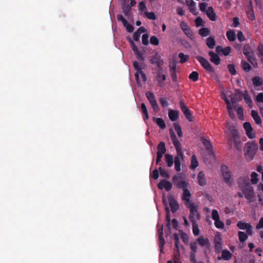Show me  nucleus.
I'll return each mask as SVG.
<instances>
[{"mask_svg": "<svg viewBox=\"0 0 263 263\" xmlns=\"http://www.w3.org/2000/svg\"><path fill=\"white\" fill-rule=\"evenodd\" d=\"M241 92L239 90H236L235 94L231 95V101L233 105H236L237 102L241 100Z\"/></svg>", "mask_w": 263, "mask_h": 263, "instance_id": "obj_20", "label": "nucleus"}, {"mask_svg": "<svg viewBox=\"0 0 263 263\" xmlns=\"http://www.w3.org/2000/svg\"><path fill=\"white\" fill-rule=\"evenodd\" d=\"M117 18L118 21L122 22L123 25L125 27L126 30L128 32H133L134 31V27L130 25L126 19L121 14H118Z\"/></svg>", "mask_w": 263, "mask_h": 263, "instance_id": "obj_13", "label": "nucleus"}, {"mask_svg": "<svg viewBox=\"0 0 263 263\" xmlns=\"http://www.w3.org/2000/svg\"><path fill=\"white\" fill-rule=\"evenodd\" d=\"M145 16L149 19L152 20H155L156 19V16L155 13L153 12H145Z\"/></svg>", "mask_w": 263, "mask_h": 263, "instance_id": "obj_48", "label": "nucleus"}, {"mask_svg": "<svg viewBox=\"0 0 263 263\" xmlns=\"http://www.w3.org/2000/svg\"><path fill=\"white\" fill-rule=\"evenodd\" d=\"M136 58L139 59L140 61H143L144 58L142 55V54L138 50L135 52H134Z\"/></svg>", "mask_w": 263, "mask_h": 263, "instance_id": "obj_62", "label": "nucleus"}, {"mask_svg": "<svg viewBox=\"0 0 263 263\" xmlns=\"http://www.w3.org/2000/svg\"><path fill=\"white\" fill-rule=\"evenodd\" d=\"M196 58L205 69L210 72L214 71L213 68L206 59L199 55L196 57Z\"/></svg>", "mask_w": 263, "mask_h": 263, "instance_id": "obj_10", "label": "nucleus"}, {"mask_svg": "<svg viewBox=\"0 0 263 263\" xmlns=\"http://www.w3.org/2000/svg\"><path fill=\"white\" fill-rule=\"evenodd\" d=\"M232 254L229 251L224 250L222 251V258L226 260H229L232 257Z\"/></svg>", "mask_w": 263, "mask_h": 263, "instance_id": "obj_36", "label": "nucleus"}, {"mask_svg": "<svg viewBox=\"0 0 263 263\" xmlns=\"http://www.w3.org/2000/svg\"><path fill=\"white\" fill-rule=\"evenodd\" d=\"M126 39L128 40V41L129 42L130 45L131 46V48H132L133 51H134V53L138 51L139 50H138V47H137L136 44L134 43V42L132 41L131 38L130 37H127Z\"/></svg>", "mask_w": 263, "mask_h": 263, "instance_id": "obj_43", "label": "nucleus"}, {"mask_svg": "<svg viewBox=\"0 0 263 263\" xmlns=\"http://www.w3.org/2000/svg\"><path fill=\"white\" fill-rule=\"evenodd\" d=\"M256 101L258 102H263V93L262 92L259 93L256 97Z\"/></svg>", "mask_w": 263, "mask_h": 263, "instance_id": "obj_64", "label": "nucleus"}, {"mask_svg": "<svg viewBox=\"0 0 263 263\" xmlns=\"http://www.w3.org/2000/svg\"><path fill=\"white\" fill-rule=\"evenodd\" d=\"M162 202L164 206L166 212L165 224L166 227L169 233H171V228L176 232L173 233V237L175 240V246L176 249V252L174 255V263H181L180 259V239L181 238V227L179 222L175 218L171 220L170 210L167 204V200L165 196H163Z\"/></svg>", "mask_w": 263, "mask_h": 263, "instance_id": "obj_1", "label": "nucleus"}, {"mask_svg": "<svg viewBox=\"0 0 263 263\" xmlns=\"http://www.w3.org/2000/svg\"><path fill=\"white\" fill-rule=\"evenodd\" d=\"M212 218L214 220H218L219 219V216L218 213V212L216 210H213L212 211Z\"/></svg>", "mask_w": 263, "mask_h": 263, "instance_id": "obj_58", "label": "nucleus"}, {"mask_svg": "<svg viewBox=\"0 0 263 263\" xmlns=\"http://www.w3.org/2000/svg\"><path fill=\"white\" fill-rule=\"evenodd\" d=\"M193 224V231L195 235L197 236L199 234V230L198 227V225L195 221L192 222Z\"/></svg>", "mask_w": 263, "mask_h": 263, "instance_id": "obj_47", "label": "nucleus"}, {"mask_svg": "<svg viewBox=\"0 0 263 263\" xmlns=\"http://www.w3.org/2000/svg\"><path fill=\"white\" fill-rule=\"evenodd\" d=\"M228 68L229 72L233 75L236 74V70L235 68V66L233 64H229L228 65Z\"/></svg>", "mask_w": 263, "mask_h": 263, "instance_id": "obj_52", "label": "nucleus"}, {"mask_svg": "<svg viewBox=\"0 0 263 263\" xmlns=\"http://www.w3.org/2000/svg\"><path fill=\"white\" fill-rule=\"evenodd\" d=\"M233 142H234V145L236 147V148L238 150V151H240L241 150V141H240V139H236V140H232Z\"/></svg>", "mask_w": 263, "mask_h": 263, "instance_id": "obj_54", "label": "nucleus"}, {"mask_svg": "<svg viewBox=\"0 0 263 263\" xmlns=\"http://www.w3.org/2000/svg\"><path fill=\"white\" fill-rule=\"evenodd\" d=\"M158 233L159 235L160 251L161 253H163V249L165 244V240L163 237V225H161L159 228H158Z\"/></svg>", "mask_w": 263, "mask_h": 263, "instance_id": "obj_11", "label": "nucleus"}, {"mask_svg": "<svg viewBox=\"0 0 263 263\" xmlns=\"http://www.w3.org/2000/svg\"><path fill=\"white\" fill-rule=\"evenodd\" d=\"M151 176L155 180H157L159 177V171L157 169L153 171V173L151 174Z\"/></svg>", "mask_w": 263, "mask_h": 263, "instance_id": "obj_60", "label": "nucleus"}, {"mask_svg": "<svg viewBox=\"0 0 263 263\" xmlns=\"http://www.w3.org/2000/svg\"><path fill=\"white\" fill-rule=\"evenodd\" d=\"M151 62L152 64L157 65L159 67L163 64V60L158 54H156L155 56L151 59Z\"/></svg>", "mask_w": 263, "mask_h": 263, "instance_id": "obj_22", "label": "nucleus"}, {"mask_svg": "<svg viewBox=\"0 0 263 263\" xmlns=\"http://www.w3.org/2000/svg\"><path fill=\"white\" fill-rule=\"evenodd\" d=\"M251 116L256 124H261L262 121L257 111L252 110L251 111Z\"/></svg>", "mask_w": 263, "mask_h": 263, "instance_id": "obj_30", "label": "nucleus"}, {"mask_svg": "<svg viewBox=\"0 0 263 263\" xmlns=\"http://www.w3.org/2000/svg\"><path fill=\"white\" fill-rule=\"evenodd\" d=\"M253 83L255 86H259L262 84V80L259 77H255L253 78Z\"/></svg>", "mask_w": 263, "mask_h": 263, "instance_id": "obj_38", "label": "nucleus"}, {"mask_svg": "<svg viewBox=\"0 0 263 263\" xmlns=\"http://www.w3.org/2000/svg\"><path fill=\"white\" fill-rule=\"evenodd\" d=\"M245 102L251 107H252V101L247 91H245L243 94Z\"/></svg>", "mask_w": 263, "mask_h": 263, "instance_id": "obj_33", "label": "nucleus"}, {"mask_svg": "<svg viewBox=\"0 0 263 263\" xmlns=\"http://www.w3.org/2000/svg\"><path fill=\"white\" fill-rule=\"evenodd\" d=\"M251 182L253 184H255L258 182V179L257 178L258 175L255 172H253L251 174Z\"/></svg>", "mask_w": 263, "mask_h": 263, "instance_id": "obj_49", "label": "nucleus"}, {"mask_svg": "<svg viewBox=\"0 0 263 263\" xmlns=\"http://www.w3.org/2000/svg\"><path fill=\"white\" fill-rule=\"evenodd\" d=\"M227 36L229 41H234L236 39L235 32L233 30L229 31L227 32Z\"/></svg>", "mask_w": 263, "mask_h": 263, "instance_id": "obj_37", "label": "nucleus"}, {"mask_svg": "<svg viewBox=\"0 0 263 263\" xmlns=\"http://www.w3.org/2000/svg\"><path fill=\"white\" fill-rule=\"evenodd\" d=\"M215 224L217 228L222 229L224 227V223L219 219L215 220Z\"/></svg>", "mask_w": 263, "mask_h": 263, "instance_id": "obj_59", "label": "nucleus"}, {"mask_svg": "<svg viewBox=\"0 0 263 263\" xmlns=\"http://www.w3.org/2000/svg\"><path fill=\"white\" fill-rule=\"evenodd\" d=\"M148 35L147 34H144L142 36V43L144 45H147L148 44Z\"/></svg>", "mask_w": 263, "mask_h": 263, "instance_id": "obj_56", "label": "nucleus"}, {"mask_svg": "<svg viewBox=\"0 0 263 263\" xmlns=\"http://www.w3.org/2000/svg\"><path fill=\"white\" fill-rule=\"evenodd\" d=\"M199 244L202 246H209V241L208 238H204L203 237L200 236L197 239Z\"/></svg>", "mask_w": 263, "mask_h": 263, "instance_id": "obj_35", "label": "nucleus"}, {"mask_svg": "<svg viewBox=\"0 0 263 263\" xmlns=\"http://www.w3.org/2000/svg\"><path fill=\"white\" fill-rule=\"evenodd\" d=\"M150 104L154 111H158L159 110V108L156 101L154 102H152Z\"/></svg>", "mask_w": 263, "mask_h": 263, "instance_id": "obj_63", "label": "nucleus"}, {"mask_svg": "<svg viewBox=\"0 0 263 263\" xmlns=\"http://www.w3.org/2000/svg\"><path fill=\"white\" fill-rule=\"evenodd\" d=\"M198 182L200 185L203 186L206 184L205 174L203 172L201 171L198 175Z\"/></svg>", "mask_w": 263, "mask_h": 263, "instance_id": "obj_25", "label": "nucleus"}, {"mask_svg": "<svg viewBox=\"0 0 263 263\" xmlns=\"http://www.w3.org/2000/svg\"><path fill=\"white\" fill-rule=\"evenodd\" d=\"M159 171L160 172L161 176L162 177L166 178L167 179H169L170 178V175L165 169L160 167L159 168Z\"/></svg>", "mask_w": 263, "mask_h": 263, "instance_id": "obj_41", "label": "nucleus"}, {"mask_svg": "<svg viewBox=\"0 0 263 263\" xmlns=\"http://www.w3.org/2000/svg\"><path fill=\"white\" fill-rule=\"evenodd\" d=\"M173 182L178 189H181V174L173 177Z\"/></svg>", "mask_w": 263, "mask_h": 263, "instance_id": "obj_31", "label": "nucleus"}, {"mask_svg": "<svg viewBox=\"0 0 263 263\" xmlns=\"http://www.w3.org/2000/svg\"><path fill=\"white\" fill-rule=\"evenodd\" d=\"M237 226L241 230L246 229L247 233L250 236L252 235V227L251 226L250 223L243 222L242 221H239L237 224Z\"/></svg>", "mask_w": 263, "mask_h": 263, "instance_id": "obj_14", "label": "nucleus"}, {"mask_svg": "<svg viewBox=\"0 0 263 263\" xmlns=\"http://www.w3.org/2000/svg\"><path fill=\"white\" fill-rule=\"evenodd\" d=\"M243 53L246 56L248 60L253 65L256 64L254 52L248 45H246L243 48Z\"/></svg>", "mask_w": 263, "mask_h": 263, "instance_id": "obj_7", "label": "nucleus"}, {"mask_svg": "<svg viewBox=\"0 0 263 263\" xmlns=\"http://www.w3.org/2000/svg\"><path fill=\"white\" fill-rule=\"evenodd\" d=\"M215 249L216 251L219 252L222 249L221 243L220 242L216 241Z\"/></svg>", "mask_w": 263, "mask_h": 263, "instance_id": "obj_61", "label": "nucleus"}, {"mask_svg": "<svg viewBox=\"0 0 263 263\" xmlns=\"http://www.w3.org/2000/svg\"><path fill=\"white\" fill-rule=\"evenodd\" d=\"M258 149V145L257 143L252 142H248L245 144V157L248 161L253 160L256 152Z\"/></svg>", "mask_w": 263, "mask_h": 263, "instance_id": "obj_5", "label": "nucleus"}, {"mask_svg": "<svg viewBox=\"0 0 263 263\" xmlns=\"http://www.w3.org/2000/svg\"><path fill=\"white\" fill-rule=\"evenodd\" d=\"M182 200L185 206H190L194 203L192 201V195L190 190L189 183L182 180Z\"/></svg>", "mask_w": 263, "mask_h": 263, "instance_id": "obj_4", "label": "nucleus"}, {"mask_svg": "<svg viewBox=\"0 0 263 263\" xmlns=\"http://www.w3.org/2000/svg\"><path fill=\"white\" fill-rule=\"evenodd\" d=\"M209 55L210 57V61L216 65H218L220 63V59L219 56L212 51L209 52Z\"/></svg>", "mask_w": 263, "mask_h": 263, "instance_id": "obj_19", "label": "nucleus"}, {"mask_svg": "<svg viewBox=\"0 0 263 263\" xmlns=\"http://www.w3.org/2000/svg\"><path fill=\"white\" fill-rule=\"evenodd\" d=\"M199 33L202 36H206L210 34V30L207 28H203L199 30Z\"/></svg>", "mask_w": 263, "mask_h": 263, "instance_id": "obj_42", "label": "nucleus"}, {"mask_svg": "<svg viewBox=\"0 0 263 263\" xmlns=\"http://www.w3.org/2000/svg\"><path fill=\"white\" fill-rule=\"evenodd\" d=\"M140 111L143 115V120L146 122V121L149 119V116L147 107L144 103L141 104Z\"/></svg>", "mask_w": 263, "mask_h": 263, "instance_id": "obj_23", "label": "nucleus"}, {"mask_svg": "<svg viewBox=\"0 0 263 263\" xmlns=\"http://www.w3.org/2000/svg\"><path fill=\"white\" fill-rule=\"evenodd\" d=\"M206 44L208 46L209 48H210L211 49L214 48V47L216 44V42H215L214 37H212V36L209 37L206 39Z\"/></svg>", "mask_w": 263, "mask_h": 263, "instance_id": "obj_32", "label": "nucleus"}, {"mask_svg": "<svg viewBox=\"0 0 263 263\" xmlns=\"http://www.w3.org/2000/svg\"><path fill=\"white\" fill-rule=\"evenodd\" d=\"M170 137L173 143L174 146L177 152V156L175 157L174 160L173 159V157L172 155L166 154L165 155V161L167 163L168 167H172L174 162L175 164V168L177 171H179L180 170V158H181V147L180 142L178 140L176 135L173 130V128H170L169 129Z\"/></svg>", "mask_w": 263, "mask_h": 263, "instance_id": "obj_2", "label": "nucleus"}, {"mask_svg": "<svg viewBox=\"0 0 263 263\" xmlns=\"http://www.w3.org/2000/svg\"><path fill=\"white\" fill-rule=\"evenodd\" d=\"M238 184L240 189L245 194V197L249 202H252L255 196V193L253 187L248 182V180L239 178Z\"/></svg>", "mask_w": 263, "mask_h": 263, "instance_id": "obj_3", "label": "nucleus"}, {"mask_svg": "<svg viewBox=\"0 0 263 263\" xmlns=\"http://www.w3.org/2000/svg\"><path fill=\"white\" fill-rule=\"evenodd\" d=\"M153 121L159 126V127L164 129L166 128V125L164 121L161 118H154Z\"/></svg>", "mask_w": 263, "mask_h": 263, "instance_id": "obj_27", "label": "nucleus"}, {"mask_svg": "<svg viewBox=\"0 0 263 263\" xmlns=\"http://www.w3.org/2000/svg\"><path fill=\"white\" fill-rule=\"evenodd\" d=\"M168 201L171 210V212L173 213L177 212L179 208V204L177 200L172 196H168Z\"/></svg>", "mask_w": 263, "mask_h": 263, "instance_id": "obj_15", "label": "nucleus"}, {"mask_svg": "<svg viewBox=\"0 0 263 263\" xmlns=\"http://www.w3.org/2000/svg\"><path fill=\"white\" fill-rule=\"evenodd\" d=\"M199 74L197 71H193L189 76V78L193 81H196L198 79Z\"/></svg>", "mask_w": 263, "mask_h": 263, "instance_id": "obj_46", "label": "nucleus"}, {"mask_svg": "<svg viewBox=\"0 0 263 263\" xmlns=\"http://www.w3.org/2000/svg\"><path fill=\"white\" fill-rule=\"evenodd\" d=\"M166 152V148L165 143L160 142L158 145V151L157 153H160L161 154H164Z\"/></svg>", "mask_w": 263, "mask_h": 263, "instance_id": "obj_34", "label": "nucleus"}, {"mask_svg": "<svg viewBox=\"0 0 263 263\" xmlns=\"http://www.w3.org/2000/svg\"><path fill=\"white\" fill-rule=\"evenodd\" d=\"M182 30L189 38L192 39L193 35V32L189 27H188L187 25L183 22H182Z\"/></svg>", "mask_w": 263, "mask_h": 263, "instance_id": "obj_21", "label": "nucleus"}, {"mask_svg": "<svg viewBox=\"0 0 263 263\" xmlns=\"http://www.w3.org/2000/svg\"><path fill=\"white\" fill-rule=\"evenodd\" d=\"M198 165V162L197 159L195 155H193L192 157L191 160V167L193 169L195 168Z\"/></svg>", "mask_w": 263, "mask_h": 263, "instance_id": "obj_45", "label": "nucleus"}, {"mask_svg": "<svg viewBox=\"0 0 263 263\" xmlns=\"http://www.w3.org/2000/svg\"><path fill=\"white\" fill-rule=\"evenodd\" d=\"M157 186L160 190L165 189L166 191H170L172 188V184L169 181L163 179L158 183Z\"/></svg>", "mask_w": 263, "mask_h": 263, "instance_id": "obj_16", "label": "nucleus"}, {"mask_svg": "<svg viewBox=\"0 0 263 263\" xmlns=\"http://www.w3.org/2000/svg\"><path fill=\"white\" fill-rule=\"evenodd\" d=\"M189 209L190 212V219L193 222L195 221V220H198L200 218V216L199 212L197 211V206L195 205L194 203L191 204L190 206H186Z\"/></svg>", "mask_w": 263, "mask_h": 263, "instance_id": "obj_8", "label": "nucleus"}, {"mask_svg": "<svg viewBox=\"0 0 263 263\" xmlns=\"http://www.w3.org/2000/svg\"><path fill=\"white\" fill-rule=\"evenodd\" d=\"M168 117L172 121H175L179 117V113L178 111L170 109L168 111Z\"/></svg>", "mask_w": 263, "mask_h": 263, "instance_id": "obj_28", "label": "nucleus"}, {"mask_svg": "<svg viewBox=\"0 0 263 263\" xmlns=\"http://www.w3.org/2000/svg\"><path fill=\"white\" fill-rule=\"evenodd\" d=\"M239 240L240 242H243L248 239V235L242 231L238 232Z\"/></svg>", "mask_w": 263, "mask_h": 263, "instance_id": "obj_39", "label": "nucleus"}, {"mask_svg": "<svg viewBox=\"0 0 263 263\" xmlns=\"http://www.w3.org/2000/svg\"><path fill=\"white\" fill-rule=\"evenodd\" d=\"M206 13L210 20L212 21L216 20V14L214 12L213 8L212 7H209L208 8L206 11Z\"/></svg>", "mask_w": 263, "mask_h": 263, "instance_id": "obj_26", "label": "nucleus"}, {"mask_svg": "<svg viewBox=\"0 0 263 263\" xmlns=\"http://www.w3.org/2000/svg\"><path fill=\"white\" fill-rule=\"evenodd\" d=\"M175 130L176 131L177 134L179 137H181V126L178 123H175L174 124Z\"/></svg>", "mask_w": 263, "mask_h": 263, "instance_id": "obj_51", "label": "nucleus"}, {"mask_svg": "<svg viewBox=\"0 0 263 263\" xmlns=\"http://www.w3.org/2000/svg\"><path fill=\"white\" fill-rule=\"evenodd\" d=\"M229 129L232 134V140L239 139L238 133L234 126H229Z\"/></svg>", "mask_w": 263, "mask_h": 263, "instance_id": "obj_29", "label": "nucleus"}, {"mask_svg": "<svg viewBox=\"0 0 263 263\" xmlns=\"http://www.w3.org/2000/svg\"><path fill=\"white\" fill-rule=\"evenodd\" d=\"M133 66L135 68V69L136 70V72L135 74V79L136 80L137 83H139L140 82V79L139 78V74H142V76L143 78L145 79V74L142 71L141 67L139 66V63L136 62L134 61L133 63Z\"/></svg>", "mask_w": 263, "mask_h": 263, "instance_id": "obj_12", "label": "nucleus"}, {"mask_svg": "<svg viewBox=\"0 0 263 263\" xmlns=\"http://www.w3.org/2000/svg\"><path fill=\"white\" fill-rule=\"evenodd\" d=\"M201 141H202L203 145L205 146V149L208 153V155L209 158L204 157V162L208 163L209 159H213L214 160L216 158V157L211 142L203 137H201Z\"/></svg>", "mask_w": 263, "mask_h": 263, "instance_id": "obj_6", "label": "nucleus"}, {"mask_svg": "<svg viewBox=\"0 0 263 263\" xmlns=\"http://www.w3.org/2000/svg\"><path fill=\"white\" fill-rule=\"evenodd\" d=\"M138 9L141 11H144L146 9L145 2L144 1L141 2L139 3Z\"/></svg>", "mask_w": 263, "mask_h": 263, "instance_id": "obj_55", "label": "nucleus"}, {"mask_svg": "<svg viewBox=\"0 0 263 263\" xmlns=\"http://www.w3.org/2000/svg\"><path fill=\"white\" fill-rule=\"evenodd\" d=\"M160 103L163 107H167L168 105V102L166 98H161L159 99Z\"/></svg>", "mask_w": 263, "mask_h": 263, "instance_id": "obj_57", "label": "nucleus"}, {"mask_svg": "<svg viewBox=\"0 0 263 263\" xmlns=\"http://www.w3.org/2000/svg\"><path fill=\"white\" fill-rule=\"evenodd\" d=\"M170 67L171 69V71H176V62L175 61L174 57H173L172 60L170 62Z\"/></svg>", "mask_w": 263, "mask_h": 263, "instance_id": "obj_53", "label": "nucleus"}, {"mask_svg": "<svg viewBox=\"0 0 263 263\" xmlns=\"http://www.w3.org/2000/svg\"><path fill=\"white\" fill-rule=\"evenodd\" d=\"M121 8L125 16L126 17L129 16L130 12L132 10L131 6H129L128 4L124 2L122 4Z\"/></svg>", "mask_w": 263, "mask_h": 263, "instance_id": "obj_24", "label": "nucleus"}, {"mask_svg": "<svg viewBox=\"0 0 263 263\" xmlns=\"http://www.w3.org/2000/svg\"><path fill=\"white\" fill-rule=\"evenodd\" d=\"M182 112L189 122H193L194 117L190 109L182 102Z\"/></svg>", "mask_w": 263, "mask_h": 263, "instance_id": "obj_17", "label": "nucleus"}, {"mask_svg": "<svg viewBox=\"0 0 263 263\" xmlns=\"http://www.w3.org/2000/svg\"><path fill=\"white\" fill-rule=\"evenodd\" d=\"M221 170L224 181L226 183L231 185L233 181L231 179L230 172L228 167L225 165H222L221 166Z\"/></svg>", "mask_w": 263, "mask_h": 263, "instance_id": "obj_9", "label": "nucleus"}, {"mask_svg": "<svg viewBox=\"0 0 263 263\" xmlns=\"http://www.w3.org/2000/svg\"><path fill=\"white\" fill-rule=\"evenodd\" d=\"M150 43L152 45L157 46L159 44V41L156 36H152L150 38Z\"/></svg>", "mask_w": 263, "mask_h": 263, "instance_id": "obj_50", "label": "nucleus"}, {"mask_svg": "<svg viewBox=\"0 0 263 263\" xmlns=\"http://www.w3.org/2000/svg\"><path fill=\"white\" fill-rule=\"evenodd\" d=\"M243 127L246 131L247 135L249 138H253L255 137V133L252 132L253 128L249 122H246L244 123Z\"/></svg>", "mask_w": 263, "mask_h": 263, "instance_id": "obj_18", "label": "nucleus"}, {"mask_svg": "<svg viewBox=\"0 0 263 263\" xmlns=\"http://www.w3.org/2000/svg\"><path fill=\"white\" fill-rule=\"evenodd\" d=\"M242 68L244 70L249 71L251 69V66L246 61L242 60L241 63Z\"/></svg>", "mask_w": 263, "mask_h": 263, "instance_id": "obj_44", "label": "nucleus"}, {"mask_svg": "<svg viewBox=\"0 0 263 263\" xmlns=\"http://www.w3.org/2000/svg\"><path fill=\"white\" fill-rule=\"evenodd\" d=\"M146 97L150 103L156 101L155 99V95L153 92L151 91H148L146 93Z\"/></svg>", "mask_w": 263, "mask_h": 263, "instance_id": "obj_40", "label": "nucleus"}]
</instances>
